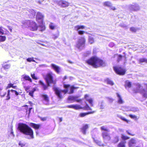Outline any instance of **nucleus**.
I'll return each instance as SVG.
<instances>
[{"label": "nucleus", "mask_w": 147, "mask_h": 147, "mask_svg": "<svg viewBox=\"0 0 147 147\" xmlns=\"http://www.w3.org/2000/svg\"><path fill=\"white\" fill-rule=\"evenodd\" d=\"M18 129L23 134L29 136L30 138H34V131L32 129L25 123H20L18 124Z\"/></svg>", "instance_id": "nucleus-1"}, {"label": "nucleus", "mask_w": 147, "mask_h": 147, "mask_svg": "<svg viewBox=\"0 0 147 147\" xmlns=\"http://www.w3.org/2000/svg\"><path fill=\"white\" fill-rule=\"evenodd\" d=\"M105 65V62L96 56H92V67L97 68Z\"/></svg>", "instance_id": "nucleus-2"}, {"label": "nucleus", "mask_w": 147, "mask_h": 147, "mask_svg": "<svg viewBox=\"0 0 147 147\" xmlns=\"http://www.w3.org/2000/svg\"><path fill=\"white\" fill-rule=\"evenodd\" d=\"M53 75V73L51 72L46 74L45 77L44 78L46 82H48L50 84H55L56 82L54 80Z\"/></svg>", "instance_id": "nucleus-3"}, {"label": "nucleus", "mask_w": 147, "mask_h": 147, "mask_svg": "<svg viewBox=\"0 0 147 147\" xmlns=\"http://www.w3.org/2000/svg\"><path fill=\"white\" fill-rule=\"evenodd\" d=\"M14 93L16 96H18L19 94L18 92L16 90H8L7 91V95L6 96V99L7 100H9L10 99L11 97H13L14 96Z\"/></svg>", "instance_id": "nucleus-4"}, {"label": "nucleus", "mask_w": 147, "mask_h": 147, "mask_svg": "<svg viewBox=\"0 0 147 147\" xmlns=\"http://www.w3.org/2000/svg\"><path fill=\"white\" fill-rule=\"evenodd\" d=\"M140 9L139 5L137 3H134L130 4L128 6V9L131 11H137Z\"/></svg>", "instance_id": "nucleus-5"}, {"label": "nucleus", "mask_w": 147, "mask_h": 147, "mask_svg": "<svg viewBox=\"0 0 147 147\" xmlns=\"http://www.w3.org/2000/svg\"><path fill=\"white\" fill-rule=\"evenodd\" d=\"M85 40L83 37H81L79 40L76 47L79 49H80L85 46Z\"/></svg>", "instance_id": "nucleus-6"}, {"label": "nucleus", "mask_w": 147, "mask_h": 147, "mask_svg": "<svg viewBox=\"0 0 147 147\" xmlns=\"http://www.w3.org/2000/svg\"><path fill=\"white\" fill-rule=\"evenodd\" d=\"M113 69L116 73L120 75H123L125 74V71L123 69L119 66L113 67Z\"/></svg>", "instance_id": "nucleus-7"}, {"label": "nucleus", "mask_w": 147, "mask_h": 147, "mask_svg": "<svg viewBox=\"0 0 147 147\" xmlns=\"http://www.w3.org/2000/svg\"><path fill=\"white\" fill-rule=\"evenodd\" d=\"M46 83L47 84H45L44 81L42 80H40L39 81V84L41 86L43 90L48 89L49 87L50 86V84L48 82H46Z\"/></svg>", "instance_id": "nucleus-8"}, {"label": "nucleus", "mask_w": 147, "mask_h": 147, "mask_svg": "<svg viewBox=\"0 0 147 147\" xmlns=\"http://www.w3.org/2000/svg\"><path fill=\"white\" fill-rule=\"evenodd\" d=\"M78 97L76 96H70L68 98V100L72 102L76 101L78 102H81L82 100V99H78Z\"/></svg>", "instance_id": "nucleus-9"}, {"label": "nucleus", "mask_w": 147, "mask_h": 147, "mask_svg": "<svg viewBox=\"0 0 147 147\" xmlns=\"http://www.w3.org/2000/svg\"><path fill=\"white\" fill-rule=\"evenodd\" d=\"M53 91L55 92V94L60 99H61L63 98L62 95V92L61 90L58 88L54 87L53 88Z\"/></svg>", "instance_id": "nucleus-10"}, {"label": "nucleus", "mask_w": 147, "mask_h": 147, "mask_svg": "<svg viewBox=\"0 0 147 147\" xmlns=\"http://www.w3.org/2000/svg\"><path fill=\"white\" fill-rule=\"evenodd\" d=\"M102 135L104 142H105L109 141L111 139L110 135L108 132L106 131L102 132Z\"/></svg>", "instance_id": "nucleus-11"}, {"label": "nucleus", "mask_w": 147, "mask_h": 147, "mask_svg": "<svg viewBox=\"0 0 147 147\" xmlns=\"http://www.w3.org/2000/svg\"><path fill=\"white\" fill-rule=\"evenodd\" d=\"M69 3L67 1L64 0H60L58 2V4L63 7H68L69 5Z\"/></svg>", "instance_id": "nucleus-12"}, {"label": "nucleus", "mask_w": 147, "mask_h": 147, "mask_svg": "<svg viewBox=\"0 0 147 147\" xmlns=\"http://www.w3.org/2000/svg\"><path fill=\"white\" fill-rule=\"evenodd\" d=\"M29 27L30 28L32 31H35L37 30L38 27L35 22L32 21L31 22Z\"/></svg>", "instance_id": "nucleus-13"}, {"label": "nucleus", "mask_w": 147, "mask_h": 147, "mask_svg": "<svg viewBox=\"0 0 147 147\" xmlns=\"http://www.w3.org/2000/svg\"><path fill=\"white\" fill-rule=\"evenodd\" d=\"M51 66L53 69L57 74H59L61 72V68L58 66L54 64H51Z\"/></svg>", "instance_id": "nucleus-14"}, {"label": "nucleus", "mask_w": 147, "mask_h": 147, "mask_svg": "<svg viewBox=\"0 0 147 147\" xmlns=\"http://www.w3.org/2000/svg\"><path fill=\"white\" fill-rule=\"evenodd\" d=\"M103 5L104 6H106L110 8L113 10H116L115 7L112 5L111 3L109 1H105L103 3Z\"/></svg>", "instance_id": "nucleus-15"}, {"label": "nucleus", "mask_w": 147, "mask_h": 147, "mask_svg": "<svg viewBox=\"0 0 147 147\" xmlns=\"http://www.w3.org/2000/svg\"><path fill=\"white\" fill-rule=\"evenodd\" d=\"M44 18V16L41 13L39 12H38L37 13L36 17V21H39L40 20L42 23L43 22V20Z\"/></svg>", "instance_id": "nucleus-16"}, {"label": "nucleus", "mask_w": 147, "mask_h": 147, "mask_svg": "<svg viewBox=\"0 0 147 147\" xmlns=\"http://www.w3.org/2000/svg\"><path fill=\"white\" fill-rule=\"evenodd\" d=\"M67 107L69 108L73 109L76 110L83 108L82 107H81L80 105H68L67 106Z\"/></svg>", "instance_id": "nucleus-17"}, {"label": "nucleus", "mask_w": 147, "mask_h": 147, "mask_svg": "<svg viewBox=\"0 0 147 147\" xmlns=\"http://www.w3.org/2000/svg\"><path fill=\"white\" fill-rule=\"evenodd\" d=\"M117 103L119 104H122L124 103V101L121 96L118 93H116Z\"/></svg>", "instance_id": "nucleus-18"}, {"label": "nucleus", "mask_w": 147, "mask_h": 147, "mask_svg": "<svg viewBox=\"0 0 147 147\" xmlns=\"http://www.w3.org/2000/svg\"><path fill=\"white\" fill-rule=\"evenodd\" d=\"M136 92H140L142 97L143 98H145V99L147 98V90H145L144 89H142L141 90L138 89Z\"/></svg>", "instance_id": "nucleus-19"}, {"label": "nucleus", "mask_w": 147, "mask_h": 147, "mask_svg": "<svg viewBox=\"0 0 147 147\" xmlns=\"http://www.w3.org/2000/svg\"><path fill=\"white\" fill-rule=\"evenodd\" d=\"M41 96L43 100L46 102V104H49V96L46 94H42Z\"/></svg>", "instance_id": "nucleus-20"}, {"label": "nucleus", "mask_w": 147, "mask_h": 147, "mask_svg": "<svg viewBox=\"0 0 147 147\" xmlns=\"http://www.w3.org/2000/svg\"><path fill=\"white\" fill-rule=\"evenodd\" d=\"M30 125L31 127L35 129H39L41 126V125L40 124H36L33 123H30Z\"/></svg>", "instance_id": "nucleus-21"}, {"label": "nucleus", "mask_w": 147, "mask_h": 147, "mask_svg": "<svg viewBox=\"0 0 147 147\" xmlns=\"http://www.w3.org/2000/svg\"><path fill=\"white\" fill-rule=\"evenodd\" d=\"M5 30H3V28L2 27H0V34L1 35H7L9 33L8 30L5 29L4 28Z\"/></svg>", "instance_id": "nucleus-22"}, {"label": "nucleus", "mask_w": 147, "mask_h": 147, "mask_svg": "<svg viewBox=\"0 0 147 147\" xmlns=\"http://www.w3.org/2000/svg\"><path fill=\"white\" fill-rule=\"evenodd\" d=\"M11 65L10 63L7 62H5L3 63L2 64V67L4 69L6 70L10 68Z\"/></svg>", "instance_id": "nucleus-23"}, {"label": "nucleus", "mask_w": 147, "mask_h": 147, "mask_svg": "<svg viewBox=\"0 0 147 147\" xmlns=\"http://www.w3.org/2000/svg\"><path fill=\"white\" fill-rule=\"evenodd\" d=\"M136 142V140L135 139H131L128 142V145L129 147H134L135 146Z\"/></svg>", "instance_id": "nucleus-24"}, {"label": "nucleus", "mask_w": 147, "mask_h": 147, "mask_svg": "<svg viewBox=\"0 0 147 147\" xmlns=\"http://www.w3.org/2000/svg\"><path fill=\"white\" fill-rule=\"evenodd\" d=\"M89 127V125L85 124L81 128V131L84 134H86V131Z\"/></svg>", "instance_id": "nucleus-25"}, {"label": "nucleus", "mask_w": 147, "mask_h": 147, "mask_svg": "<svg viewBox=\"0 0 147 147\" xmlns=\"http://www.w3.org/2000/svg\"><path fill=\"white\" fill-rule=\"evenodd\" d=\"M31 21L29 20H26L22 22L23 26L26 27H29Z\"/></svg>", "instance_id": "nucleus-26"}, {"label": "nucleus", "mask_w": 147, "mask_h": 147, "mask_svg": "<svg viewBox=\"0 0 147 147\" xmlns=\"http://www.w3.org/2000/svg\"><path fill=\"white\" fill-rule=\"evenodd\" d=\"M29 13L28 14V16L30 18L34 17L35 15L36 12L33 9H30L29 11Z\"/></svg>", "instance_id": "nucleus-27"}, {"label": "nucleus", "mask_w": 147, "mask_h": 147, "mask_svg": "<svg viewBox=\"0 0 147 147\" xmlns=\"http://www.w3.org/2000/svg\"><path fill=\"white\" fill-rule=\"evenodd\" d=\"M75 30L76 31H79L80 29H84L85 28L84 25H77L75 27Z\"/></svg>", "instance_id": "nucleus-28"}, {"label": "nucleus", "mask_w": 147, "mask_h": 147, "mask_svg": "<svg viewBox=\"0 0 147 147\" xmlns=\"http://www.w3.org/2000/svg\"><path fill=\"white\" fill-rule=\"evenodd\" d=\"M23 78L26 81H28L30 82H32V79L28 76L25 75L24 76Z\"/></svg>", "instance_id": "nucleus-29"}, {"label": "nucleus", "mask_w": 147, "mask_h": 147, "mask_svg": "<svg viewBox=\"0 0 147 147\" xmlns=\"http://www.w3.org/2000/svg\"><path fill=\"white\" fill-rule=\"evenodd\" d=\"M22 108L21 109L22 110L26 113L28 112V106L26 105H24L22 106Z\"/></svg>", "instance_id": "nucleus-30"}, {"label": "nucleus", "mask_w": 147, "mask_h": 147, "mask_svg": "<svg viewBox=\"0 0 147 147\" xmlns=\"http://www.w3.org/2000/svg\"><path fill=\"white\" fill-rule=\"evenodd\" d=\"M79 88L78 87H75L74 86H70V90L69 92V94H72L74 92V90L75 89H77Z\"/></svg>", "instance_id": "nucleus-31"}, {"label": "nucleus", "mask_w": 147, "mask_h": 147, "mask_svg": "<svg viewBox=\"0 0 147 147\" xmlns=\"http://www.w3.org/2000/svg\"><path fill=\"white\" fill-rule=\"evenodd\" d=\"M94 141L96 144H97L99 146H105V145L102 144L100 141L94 139Z\"/></svg>", "instance_id": "nucleus-32"}, {"label": "nucleus", "mask_w": 147, "mask_h": 147, "mask_svg": "<svg viewBox=\"0 0 147 147\" xmlns=\"http://www.w3.org/2000/svg\"><path fill=\"white\" fill-rule=\"evenodd\" d=\"M49 28L52 30H54L56 27V26L52 22H51L49 25Z\"/></svg>", "instance_id": "nucleus-33"}, {"label": "nucleus", "mask_w": 147, "mask_h": 147, "mask_svg": "<svg viewBox=\"0 0 147 147\" xmlns=\"http://www.w3.org/2000/svg\"><path fill=\"white\" fill-rule=\"evenodd\" d=\"M36 90V89L35 88H34L32 89V90L29 91L28 92L29 93V95L31 96V97L32 98H33L34 95L33 94L34 92Z\"/></svg>", "instance_id": "nucleus-34"}, {"label": "nucleus", "mask_w": 147, "mask_h": 147, "mask_svg": "<svg viewBox=\"0 0 147 147\" xmlns=\"http://www.w3.org/2000/svg\"><path fill=\"white\" fill-rule=\"evenodd\" d=\"M7 94L6 92L4 90H2L0 89V96L1 97L5 96Z\"/></svg>", "instance_id": "nucleus-35"}, {"label": "nucleus", "mask_w": 147, "mask_h": 147, "mask_svg": "<svg viewBox=\"0 0 147 147\" xmlns=\"http://www.w3.org/2000/svg\"><path fill=\"white\" fill-rule=\"evenodd\" d=\"M91 113H92V112H89L87 113H81L79 114V116L81 117H83L87 115L91 114Z\"/></svg>", "instance_id": "nucleus-36"}, {"label": "nucleus", "mask_w": 147, "mask_h": 147, "mask_svg": "<svg viewBox=\"0 0 147 147\" xmlns=\"http://www.w3.org/2000/svg\"><path fill=\"white\" fill-rule=\"evenodd\" d=\"M105 82L108 84H110L111 85H113L114 84V83L112 81L109 79H107L105 81Z\"/></svg>", "instance_id": "nucleus-37"}, {"label": "nucleus", "mask_w": 147, "mask_h": 147, "mask_svg": "<svg viewBox=\"0 0 147 147\" xmlns=\"http://www.w3.org/2000/svg\"><path fill=\"white\" fill-rule=\"evenodd\" d=\"M126 142L123 141L121 142L118 145V147H125V144Z\"/></svg>", "instance_id": "nucleus-38"}, {"label": "nucleus", "mask_w": 147, "mask_h": 147, "mask_svg": "<svg viewBox=\"0 0 147 147\" xmlns=\"http://www.w3.org/2000/svg\"><path fill=\"white\" fill-rule=\"evenodd\" d=\"M119 140V138L118 136H116L113 138L112 140L113 143H116L118 142Z\"/></svg>", "instance_id": "nucleus-39"}, {"label": "nucleus", "mask_w": 147, "mask_h": 147, "mask_svg": "<svg viewBox=\"0 0 147 147\" xmlns=\"http://www.w3.org/2000/svg\"><path fill=\"white\" fill-rule=\"evenodd\" d=\"M6 37L5 36L0 35V42H3L5 40Z\"/></svg>", "instance_id": "nucleus-40"}, {"label": "nucleus", "mask_w": 147, "mask_h": 147, "mask_svg": "<svg viewBox=\"0 0 147 147\" xmlns=\"http://www.w3.org/2000/svg\"><path fill=\"white\" fill-rule=\"evenodd\" d=\"M125 85L128 88H130L131 86V82L128 80L126 81L125 82Z\"/></svg>", "instance_id": "nucleus-41"}, {"label": "nucleus", "mask_w": 147, "mask_h": 147, "mask_svg": "<svg viewBox=\"0 0 147 147\" xmlns=\"http://www.w3.org/2000/svg\"><path fill=\"white\" fill-rule=\"evenodd\" d=\"M101 129L102 130H103L104 131L106 132H109V130L105 126H102L101 127Z\"/></svg>", "instance_id": "nucleus-42"}, {"label": "nucleus", "mask_w": 147, "mask_h": 147, "mask_svg": "<svg viewBox=\"0 0 147 147\" xmlns=\"http://www.w3.org/2000/svg\"><path fill=\"white\" fill-rule=\"evenodd\" d=\"M86 62L89 65H92V57L86 61Z\"/></svg>", "instance_id": "nucleus-43"}, {"label": "nucleus", "mask_w": 147, "mask_h": 147, "mask_svg": "<svg viewBox=\"0 0 147 147\" xmlns=\"http://www.w3.org/2000/svg\"><path fill=\"white\" fill-rule=\"evenodd\" d=\"M99 104L100 109H103L104 108V103L103 101H101L100 102Z\"/></svg>", "instance_id": "nucleus-44"}, {"label": "nucleus", "mask_w": 147, "mask_h": 147, "mask_svg": "<svg viewBox=\"0 0 147 147\" xmlns=\"http://www.w3.org/2000/svg\"><path fill=\"white\" fill-rule=\"evenodd\" d=\"M31 76L33 79L37 80L38 79V78L35 76L34 73L31 74Z\"/></svg>", "instance_id": "nucleus-45"}, {"label": "nucleus", "mask_w": 147, "mask_h": 147, "mask_svg": "<svg viewBox=\"0 0 147 147\" xmlns=\"http://www.w3.org/2000/svg\"><path fill=\"white\" fill-rule=\"evenodd\" d=\"M139 62L140 63L145 62L147 63V59L144 58H141L139 60Z\"/></svg>", "instance_id": "nucleus-46"}, {"label": "nucleus", "mask_w": 147, "mask_h": 147, "mask_svg": "<svg viewBox=\"0 0 147 147\" xmlns=\"http://www.w3.org/2000/svg\"><path fill=\"white\" fill-rule=\"evenodd\" d=\"M129 116L131 118L134 119L135 120H137L138 119V118H137V117L136 116L134 115L129 114Z\"/></svg>", "instance_id": "nucleus-47"}, {"label": "nucleus", "mask_w": 147, "mask_h": 147, "mask_svg": "<svg viewBox=\"0 0 147 147\" xmlns=\"http://www.w3.org/2000/svg\"><path fill=\"white\" fill-rule=\"evenodd\" d=\"M26 144L25 143H23L21 141H20L19 142L18 144L21 147H23L25 146Z\"/></svg>", "instance_id": "nucleus-48"}, {"label": "nucleus", "mask_w": 147, "mask_h": 147, "mask_svg": "<svg viewBox=\"0 0 147 147\" xmlns=\"http://www.w3.org/2000/svg\"><path fill=\"white\" fill-rule=\"evenodd\" d=\"M130 30L133 32H135L137 30V29L134 27H132L130 28Z\"/></svg>", "instance_id": "nucleus-49"}, {"label": "nucleus", "mask_w": 147, "mask_h": 147, "mask_svg": "<svg viewBox=\"0 0 147 147\" xmlns=\"http://www.w3.org/2000/svg\"><path fill=\"white\" fill-rule=\"evenodd\" d=\"M121 138L123 140H127L129 138L127 137V136H125L123 134H122L121 136Z\"/></svg>", "instance_id": "nucleus-50"}, {"label": "nucleus", "mask_w": 147, "mask_h": 147, "mask_svg": "<svg viewBox=\"0 0 147 147\" xmlns=\"http://www.w3.org/2000/svg\"><path fill=\"white\" fill-rule=\"evenodd\" d=\"M26 60L27 61L29 62L35 61L33 59V58H28L26 59Z\"/></svg>", "instance_id": "nucleus-51"}, {"label": "nucleus", "mask_w": 147, "mask_h": 147, "mask_svg": "<svg viewBox=\"0 0 147 147\" xmlns=\"http://www.w3.org/2000/svg\"><path fill=\"white\" fill-rule=\"evenodd\" d=\"M83 108L82 109H84L86 110H89L91 109L90 107L87 104H86V105L84 107H83Z\"/></svg>", "instance_id": "nucleus-52"}, {"label": "nucleus", "mask_w": 147, "mask_h": 147, "mask_svg": "<svg viewBox=\"0 0 147 147\" xmlns=\"http://www.w3.org/2000/svg\"><path fill=\"white\" fill-rule=\"evenodd\" d=\"M115 56H117L118 59H117V61H120L121 60V59L122 58V56L121 55H115Z\"/></svg>", "instance_id": "nucleus-53"}, {"label": "nucleus", "mask_w": 147, "mask_h": 147, "mask_svg": "<svg viewBox=\"0 0 147 147\" xmlns=\"http://www.w3.org/2000/svg\"><path fill=\"white\" fill-rule=\"evenodd\" d=\"M40 27L42 28L41 30H40L41 31H42L45 29V27L44 25H40Z\"/></svg>", "instance_id": "nucleus-54"}, {"label": "nucleus", "mask_w": 147, "mask_h": 147, "mask_svg": "<svg viewBox=\"0 0 147 147\" xmlns=\"http://www.w3.org/2000/svg\"><path fill=\"white\" fill-rule=\"evenodd\" d=\"M85 32L84 31L82 30H79L78 31V33L79 34V35H82L84 34Z\"/></svg>", "instance_id": "nucleus-55"}, {"label": "nucleus", "mask_w": 147, "mask_h": 147, "mask_svg": "<svg viewBox=\"0 0 147 147\" xmlns=\"http://www.w3.org/2000/svg\"><path fill=\"white\" fill-rule=\"evenodd\" d=\"M13 85V84H12V83L9 84L7 85V88L8 89V88H10L11 87L12 88Z\"/></svg>", "instance_id": "nucleus-56"}, {"label": "nucleus", "mask_w": 147, "mask_h": 147, "mask_svg": "<svg viewBox=\"0 0 147 147\" xmlns=\"http://www.w3.org/2000/svg\"><path fill=\"white\" fill-rule=\"evenodd\" d=\"M32 109V107H30L29 108L28 110V112L26 113V114H28L29 115L30 113H31V109Z\"/></svg>", "instance_id": "nucleus-57"}, {"label": "nucleus", "mask_w": 147, "mask_h": 147, "mask_svg": "<svg viewBox=\"0 0 147 147\" xmlns=\"http://www.w3.org/2000/svg\"><path fill=\"white\" fill-rule=\"evenodd\" d=\"M24 88L27 93L28 92V90L30 89V87L29 86H24Z\"/></svg>", "instance_id": "nucleus-58"}, {"label": "nucleus", "mask_w": 147, "mask_h": 147, "mask_svg": "<svg viewBox=\"0 0 147 147\" xmlns=\"http://www.w3.org/2000/svg\"><path fill=\"white\" fill-rule=\"evenodd\" d=\"M40 120L42 121H46L47 119V117H40Z\"/></svg>", "instance_id": "nucleus-59"}, {"label": "nucleus", "mask_w": 147, "mask_h": 147, "mask_svg": "<svg viewBox=\"0 0 147 147\" xmlns=\"http://www.w3.org/2000/svg\"><path fill=\"white\" fill-rule=\"evenodd\" d=\"M70 86L69 84H64L63 87L65 88H67L69 87H70Z\"/></svg>", "instance_id": "nucleus-60"}, {"label": "nucleus", "mask_w": 147, "mask_h": 147, "mask_svg": "<svg viewBox=\"0 0 147 147\" xmlns=\"http://www.w3.org/2000/svg\"><path fill=\"white\" fill-rule=\"evenodd\" d=\"M61 91L62 93L63 92L64 94H66L68 92V90L67 89H64L63 90H61Z\"/></svg>", "instance_id": "nucleus-61"}, {"label": "nucleus", "mask_w": 147, "mask_h": 147, "mask_svg": "<svg viewBox=\"0 0 147 147\" xmlns=\"http://www.w3.org/2000/svg\"><path fill=\"white\" fill-rule=\"evenodd\" d=\"M108 100L110 102H112L113 100V99L112 98H108Z\"/></svg>", "instance_id": "nucleus-62"}, {"label": "nucleus", "mask_w": 147, "mask_h": 147, "mask_svg": "<svg viewBox=\"0 0 147 147\" xmlns=\"http://www.w3.org/2000/svg\"><path fill=\"white\" fill-rule=\"evenodd\" d=\"M120 118L123 120L125 121H127V120L125 118L121 116V117Z\"/></svg>", "instance_id": "nucleus-63"}, {"label": "nucleus", "mask_w": 147, "mask_h": 147, "mask_svg": "<svg viewBox=\"0 0 147 147\" xmlns=\"http://www.w3.org/2000/svg\"><path fill=\"white\" fill-rule=\"evenodd\" d=\"M109 46L112 47L114 46V44L113 43L111 42L109 44Z\"/></svg>", "instance_id": "nucleus-64"}]
</instances>
